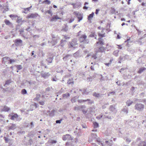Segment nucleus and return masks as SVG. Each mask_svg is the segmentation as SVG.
I'll list each match as a JSON object with an SVG mask.
<instances>
[{"label":"nucleus","instance_id":"obj_1","mask_svg":"<svg viewBox=\"0 0 146 146\" xmlns=\"http://www.w3.org/2000/svg\"><path fill=\"white\" fill-rule=\"evenodd\" d=\"M144 108V105L140 103L136 104L134 106L135 109L139 111H143Z\"/></svg>","mask_w":146,"mask_h":146},{"label":"nucleus","instance_id":"obj_2","mask_svg":"<svg viewBox=\"0 0 146 146\" xmlns=\"http://www.w3.org/2000/svg\"><path fill=\"white\" fill-rule=\"evenodd\" d=\"M109 110L111 113H115L117 112L115 105L114 104L110 106Z\"/></svg>","mask_w":146,"mask_h":146},{"label":"nucleus","instance_id":"obj_3","mask_svg":"<svg viewBox=\"0 0 146 146\" xmlns=\"http://www.w3.org/2000/svg\"><path fill=\"white\" fill-rule=\"evenodd\" d=\"M87 37V36L85 35H82L79 38V40L80 42H84V43H87L89 41L88 40H85Z\"/></svg>","mask_w":146,"mask_h":146},{"label":"nucleus","instance_id":"obj_4","mask_svg":"<svg viewBox=\"0 0 146 146\" xmlns=\"http://www.w3.org/2000/svg\"><path fill=\"white\" fill-rule=\"evenodd\" d=\"M48 56H47V58L46 60L48 62V64H49L50 63H51L52 62V61L53 59V56H50L51 53L48 52L47 53Z\"/></svg>","mask_w":146,"mask_h":146},{"label":"nucleus","instance_id":"obj_5","mask_svg":"<svg viewBox=\"0 0 146 146\" xmlns=\"http://www.w3.org/2000/svg\"><path fill=\"white\" fill-rule=\"evenodd\" d=\"M73 14L77 17L78 19V21L79 22H80V21L82 20L83 19L82 14H81L79 12H77L76 11L74 12Z\"/></svg>","mask_w":146,"mask_h":146},{"label":"nucleus","instance_id":"obj_6","mask_svg":"<svg viewBox=\"0 0 146 146\" xmlns=\"http://www.w3.org/2000/svg\"><path fill=\"white\" fill-rule=\"evenodd\" d=\"M73 139V137H71L70 135L68 134L63 135L62 137V139L64 141H65L67 139L72 140Z\"/></svg>","mask_w":146,"mask_h":146},{"label":"nucleus","instance_id":"obj_7","mask_svg":"<svg viewBox=\"0 0 146 146\" xmlns=\"http://www.w3.org/2000/svg\"><path fill=\"white\" fill-rule=\"evenodd\" d=\"M77 40L76 39H74L72 40V41L69 42L68 45L69 47H74L75 46L78 44L77 43Z\"/></svg>","mask_w":146,"mask_h":146},{"label":"nucleus","instance_id":"obj_8","mask_svg":"<svg viewBox=\"0 0 146 146\" xmlns=\"http://www.w3.org/2000/svg\"><path fill=\"white\" fill-rule=\"evenodd\" d=\"M23 42L22 40L20 39H17L15 40V43L16 46L21 45Z\"/></svg>","mask_w":146,"mask_h":146},{"label":"nucleus","instance_id":"obj_9","mask_svg":"<svg viewBox=\"0 0 146 146\" xmlns=\"http://www.w3.org/2000/svg\"><path fill=\"white\" fill-rule=\"evenodd\" d=\"M42 77H43L44 79L48 78L50 76V74L49 72H44V73H42L41 74Z\"/></svg>","mask_w":146,"mask_h":146},{"label":"nucleus","instance_id":"obj_10","mask_svg":"<svg viewBox=\"0 0 146 146\" xmlns=\"http://www.w3.org/2000/svg\"><path fill=\"white\" fill-rule=\"evenodd\" d=\"M38 14L36 13H31V14L28 15L27 16V18H34L37 17Z\"/></svg>","mask_w":146,"mask_h":146},{"label":"nucleus","instance_id":"obj_11","mask_svg":"<svg viewBox=\"0 0 146 146\" xmlns=\"http://www.w3.org/2000/svg\"><path fill=\"white\" fill-rule=\"evenodd\" d=\"M52 38H53L52 40L51 41H49L48 42V43H51L52 45L53 46L54 45L56 44L57 43L56 39L54 38V37L52 36Z\"/></svg>","mask_w":146,"mask_h":146},{"label":"nucleus","instance_id":"obj_12","mask_svg":"<svg viewBox=\"0 0 146 146\" xmlns=\"http://www.w3.org/2000/svg\"><path fill=\"white\" fill-rule=\"evenodd\" d=\"M146 70V68L145 67H142L139 68L137 73L139 74H141Z\"/></svg>","mask_w":146,"mask_h":146},{"label":"nucleus","instance_id":"obj_13","mask_svg":"<svg viewBox=\"0 0 146 146\" xmlns=\"http://www.w3.org/2000/svg\"><path fill=\"white\" fill-rule=\"evenodd\" d=\"M9 117H10V119L12 120H15V119L18 117V115L16 114H14L13 115H9Z\"/></svg>","mask_w":146,"mask_h":146},{"label":"nucleus","instance_id":"obj_14","mask_svg":"<svg viewBox=\"0 0 146 146\" xmlns=\"http://www.w3.org/2000/svg\"><path fill=\"white\" fill-rule=\"evenodd\" d=\"M4 22L7 25L9 26L10 27H13V24L9 20L5 19L4 21Z\"/></svg>","mask_w":146,"mask_h":146},{"label":"nucleus","instance_id":"obj_15","mask_svg":"<svg viewBox=\"0 0 146 146\" xmlns=\"http://www.w3.org/2000/svg\"><path fill=\"white\" fill-rule=\"evenodd\" d=\"M72 56L71 54H67L63 58V59L64 61H66L69 59Z\"/></svg>","mask_w":146,"mask_h":146},{"label":"nucleus","instance_id":"obj_16","mask_svg":"<svg viewBox=\"0 0 146 146\" xmlns=\"http://www.w3.org/2000/svg\"><path fill=\"white\" fill-rule=\"evenodd\" d=\"M60 18L58 17L57 15H54L52 18L50 19V21H55L56 20L58 19H60Z\"/></svg>","mask_w":146,"mask_h":146},{"label":"nucleus","instance_id":"obj_17","mask_svg":"<svg viewBox=\"0 0 146 146\" xmlns=\"http://www.w3.org/2000/svg\"><path fill=\"white\" fill-rule=\"evenodd\" d=\"M74 81L73 79V78H71L69 79L68 80L67 84L69 85H72L74 84Z\"/></svg>","mask_w":146,"mask_h":146},{"label":"nucleus","instance_id":"obj_18","mask_svg":"<svg viewBox=\"0 0 146 146\" xmlns=\"http://www.w3.org/2000/svg\"><path fill=\"white\" fill-rule=\"evenodd\" d=\"M80 51L79 50H78L73 54L75 58H77L80 56Z\"/></svg>","mask_w":146,"mask_h":146},{"label":"nucleus","instance_id":"obj_19","mask_svg":"<svg viewBox=\"0 0 146 146\" xmlns=\"http://www.w3.org/2000/svg\"><path fill=\"white\" fill-rule=\"evenodd\" d=\"M138 146H146V143L143 141H140L138 144Z\"/></svg>","mask_w":146,"mask_h":146},{"label":"nucleus","instance_id":"obj_20","mask_svg":"<svg viewBox=\"0 0 146 146\" xmlns=\"http://www.w3.org/2000/svg\"><path fill=\"white\" fill-rule=\"evenodd\" d=\"M98 41L96 42V43L98 44L99 43L101 45L104 44V42L103 41L102 39V38H99L98 39Z\"/></svg>","mask_w":146,"mask_h":146},{"label":"nucleus","instance_id":"obj_21","mask_svg":"<svg viewBox=\"0 0 146 146\" xmlns=\"http://www.w3.org/2000/svg\"><path fill=\"white\" fill-rule=\"evenodd\" d=\"M2 62L3 63H5L7 62V61L9 60V58L8 57H5L2 58Z\"/></svg>","mask_w":146,"mask_h":146},{"label":"nucleus","instance_id":"obj_22","mask_svg":"<svg viewBox=\"0 0 146 146\" xmlns=\"http://www.w3.org/2000/svg\"><path fill=\"white\" fill-rule=\"evenodd\" d=\"M94 15V13L92 12V13L90 14L89 15H88V16L87 18L88 20H91L92 18H93Z\"/></svg>","mask_w":146,"mask_h":146},{"label":"nucleus","instance_id":"obj_23","mask_svg":"<svg viewBox=\"0 0 146 146\" xmlns=\"http://www.w3.org/2000/svg\"><path fill=\"white\" fill-rule=\"evenodd\" d=\"M56 111L55 110H53L51 111L49 114V116L50 117H52L54 115V113Z\"/></svg>","mask_w":146,"mask_h":146},{"label":"nucleus","instance_id":"obj_24","mask_svg":"<svg viewBox=\"0 0 146 146\" xmlns=\"http://www.w3.org/2000/svg\"><path fill=\"white\" fill-rule=\"evenodd\" d=\"M16 126L15 124H12V125L9 127V129L13 130L16 128Z\"/></svg>","mask_w":146,"mask_h":146},{"label":"nucleus","instance_id":"obj_25","mask_svg":"<svg viewBox=\"0 0 146 146\" xmlns=\"http://www.w3.org/2000/svg\"><path fill=\"white\" fill-rule=\"evenodd\" d=\"M10 110V109L9 108L5 106L3 108L2 110V111H8Z\"/></svg>","mask_w":146,"mask_h":146},{"label":"nucleus","instance_id":"obj_26","mask_svg":"<svg viewBox=\"0 0 146 146\" xmlns=\"http://www.w3.org/2000/svg\"><path fill=\"white\" fill-rule=\"evenodd\" d=\"M16 60H17L16 59H11L9 58V60L8 63L9 64H12L14 62H15Z\"/></svg>","mask_w":146,"mask_h":146},{"label":"nucleus","instance_id":"obj_27","mask_svg":"<svg viewBox=\"0 0 146 146\" xmlns=\"http://www.w3.org/2000/svg\"><path fill=\"white\" fill-rule=\"evenodd\" d=\"M70 94L68 93H66L65 94H63L62 95V97L63 98H68L70 96Z\"/></svg>","mask_w":146,"mask_h":146},{"label":"nucleus","instance_id":"obj_28","mask_svg":"<svg viewBox=\"0 0 146 146\" xmlns=\"http://www.w3.org/2000/svg\"><path fill=\"white\" fill-rule=\"evenodd\" d=\"M66 41L65 40H62L60 41V45L62 47H63L65 44V43Z\"/></svg>","mask_w":146,"mask_h":146},{"label":"nucleus","instance_id":"obj_29","mask_svg":"<svg viewBox=\"0 0 146 146\" xmlns=\"http://www.w3.org/2000/svg\"><path fill=\"white\" fill-rule=\"evenodd\" d=\"M85 101V102H88L87 104H92L94 103L93 101L92 100L90 99L86 100Z\"/></svg>","mask_w":146,"mask_h":146},{"label":"nucleus","instance_id":"obj_30","mask_svg":"<svg viewBox=\"0 0 146 146\" xmlns=\"http://www.w3.org/2000/svg\"><path fill=\"white\" fill-rule=\"evenodd\" d=\"M22 18L19 17L17 19L16 22L20 24L22 22Z\"/></svg>","mask_w":146,"mask_h":146},{"label":"nucleus","instance_id":"obj_31","mask_svg":"<svg viewBox=\"0 0 146 146\" xmlns=\"http://www.w3.org/2000/svg\"><path fill=\"white\" fill-rule=\"evenodd\" d=\"M133 103V102L131 101L130 100H127L126 102V104L128 106H130Z\"/></svg>","mask_w":146,"mask_h":146},{"label":"nucleus","instance_id":"obj_32","mask_svg":"<svg viewBox=\"0 0 146 146\" xmlns=\"http://www.w3.org/2000/svg\"><path fill=\"white\" fill-rule=\"evenodd\" d=\"M105 48L103 47H101L99 48L98 51L101 52H104Z\"/></svg>","mask_w":146,"mask_h":146},{"label":"nucleus","instance_id":"obj_33","mask_svg":"<svg viewBox=\"0 0 146 146\" xmlns=\"http://www.w3.org/2000/svg\"><path fill=\"white\" fill-rule=\"evenodd\" d=\"M93 96L96 97L98 98L100 96V94L99 93H96V92H94L93 93Z\"/></svg>","mask_w":146,"mask_h":146},{"label":"nucleus","instance_id":"obj_34","mask_svg":"<svg viewBox=\"0 0 146 146\" xmlns=\"http://www.w3.org/2000/svg\"><path fill=\"white\" fill-rule=\"evenodd\" d=\"M24 29H21L19 31V32H20V34L21 35V36L23 37L24 38H25V36L23 35V34H22L24 32Z\"/></svg>","mask_w":146,"mask_h":146},{"label":"nucleus","instance_id":"obj_35","mask_svg":"<svg viewBox=\"0 0 146 146\" xmlns=\"http://www.w3.org/2000/svg\"><path fill=\"white\" fill-rule=\"evenodd\" d=\"M15 66H16L17 67V69L18 70H20L22 68V67L21 65H15Z\"/></svg>","mask_w":146,"mask_h":146},{"label":"nucleus","instance_id":"obj_36","mask_svg":"<svg viewBox=\"0 0 146 146\" xmlns=\"http://www.w3.org/2000/svg\"><path fill=\"white\" fill-rule=\"evenodd\" d=\"M42 3H45L48 5H49L50 4V1L49 0H45L44 1L42 2Z\"/></svg>","mask_w":146,"mask_h":146},{"label":"nucleus","instance_id":"obj_37","mask_svg":"<svg viewBox=\"0 0 146 146\" xmlns=\"http://www.w3.org/2000/svg\"><path fill=\"white\" fill-rule=\"evenodd\" d=\"M58 79L56 77V76H54L53 77H52L51 78V80L52 81H55L56 82L57 80Z\"/></svg>","mask_w":146,"mask_h":146},{"label":"nucleus","instance_id":"obj_38","mask_svg":"<svg viewBox=\"0 0 146 146\" xmlns=\"http://www.w3.org/2000/svg\"><path fill=\"white\" fill-rule=\"evenodd\" d=\"M9 17H10L12 18L13 19L14 18H17V17H19L16 15H14L13 14L10 15Z\"/></svg>","mask_w":146,"mask_h":146},{"label":"nucleus","instance_id":"obj_39","mask_svg":"<svg viewBox=\"0 0 146 146\" xmlns=\"http://www.w3.org/2000/svg\"><path fill=\"white\" fill-rule=\"evenodd\" d=\"M95 77L93 76H91L90 77L87 78V80H89V82H92V79L93 78H95Z\"/></svg>","mask_w":146,"mask_h":146},{"label":"nucleus","instance_id":"obj_40","mask_svg":"<svg viewBox=\"0 0 146 146\" xmlns=\"http://www.w3.org/2000/svg\"><path fill=\"white\" fill-rule=\"evenodd\" d=\"M21 93L23 94H26L27 93V91L25 89H23L22 90Z\"/></svg>","mask_w":146,"mask_h":146},{"label":"nucleus","instance_id":"obj_41","mask_svg":"<svg viewBox=\"0 0 146 146\" xmlns=\"http://www.w3.org/2000/svg\"><path fill=\"white\" fill-rule=\"evenodd\" d=\"M11 82V81L10 80H8L6 81L5 84L4 85V86H5L6 85H8Z\"/></svg>","mask_w":146,"mask_h":146},{"label":"nucleus","instance_id":"obj_42","mask_svg":"<svg viewBox=\"0 0 146 146\" xmlns=\"http://www.w3.org/2000/svg\"><path fill=\"white\" fill-rule=\"evenodd\" d=\"M91 136L92 138V139L95 138H96L97 137V135L95 133H92L91 134Z\"/></svg>","mask_w":146,"mask_h":146},{"label":"nucleus","instance_id":"obj_43","mask_svg":"<svg viewBox=\"0 0 146 146\" xmlns=\"http://www.w3.org/2000/svg\"><path fill=\"white\" fill-rule=\"evenodd\" d=\"M94 128H97L99 126V124L97 122H95L94 123Z\"/></svg>","mask_w":146,"mask_h":146},{"label":"nucleus","instance_id":"obj_44","mask_svg":"<svg viewBox=\"0 0 146 146\" xmlns=\"http://www.w3.org/2000/svg\"><path fill=\"white\" fill-rule=\"evenodd\" d=\"M74 110H81L80 106L75 107L74 108Z\"/></svg>","mask_w":146,"mask_h":146},{"label":"nucleus","instance_id":"obj_45","mask_svg":"<svg viewBox=\"0 0 146 146\" xmlns=\"http://www.w3.org/2000/svg\"><path fill=\"white\" fill-rule=\"evenodd\" d=\"M97 54L96 53L94 54H93L92 56V58H93L94 59H96L97 58Z\"/></svg>","mask_w":146,"mask_h":146},{"label":"nucleus","instance_id":"obj_46","mask_svg":"<svg viewBox=\"0 0 146 146\" xmlns=\"http://www.w3.org/2000/svg\"><path fill=\"white\" fill-rule=\"evenodd\" d=\"M4 139L5 140V143H8L9 142V141L10 140L9 139H8V138L6 137H4Z\"/></svg>","mask_w":146,"mask_h":146},{"label":"nucleus","instance_id":"obj_47","mask_svg":"<svg viewBox=\"0 0 146 146\" xmlns=\"http://www.w3.org/2000/svg\"><path fill=\"white\" fill-rule=\"evenodd\" d=\"M68 30V27L66 25L65 28H63L62 29V31H65L66 32Z\"/></svg>","mask_w":146,"mask_h":146},{"label":"nucleus","instance_id":"obj_48","mask_svg":"<svg viewBox=\"0 0 146 146\" xmlns=\"http://www.w3.org/2000/svg\"><path fill=\"white\" fill-rule=\"evenodd\" d=\"M122 111L126 113H128V110L127 108H123L122 110Z\"/></svg>","mask_w":146,"mask_h":146},{"label":"nucleus","instance_id":"obj_49","mask_svg":"<svg viewBox=\"0 0 146 146\" xmlns=\"http://www.w3.org/2000/svg\"><path fill=\"white\" fill-rule=\"evenodd\" d=\"M50 88H52V87H49L47 88H46L45 89V92H49L50 91Z\"/></svg>","mask_w":146,"mask_h":146},{"label":"nucleus","instance_id":"obj_50","mask_svg":"<svg viewBox=\"0 0 146 146\" xmlns=\"http://www.w3.org/2000/svg\"><path fill=\"white\" fill-rule=\"evenodd\" d=\"M62 119H60V120H56V123H60L61 121H62Z\"/></svg>","mask_w":146,"mask_h":146},{"label":"nucleus","instance_id":"obj_51","mask_svg":"<svg viewBox=\"0 0 146 146\" xmlns=\"http://www.w3.org/2000/svg\"><path fill=\"white\" fill-rule=\"evenodd\" d=\"M57 142V141L55 140H51V141L50 142L52 144L56 143Z\"/></svg>","mask_w":146,"mask_h":146},{"label":"nucleus","instance_id":"obj_52","mask_svg":"<svg viewBox=\"0 0 146 146\" xmlns=\"http://www.w3.org/2000/svg\"><path fill=\"white\" fill-rule=\"evenodd\" d=\"M85 100H78V102L79 103H81L82 102H85Z\"/></svg>","mask_w":146,"mask_h":146},{"label":"nucleus","instance_id":"obj_53","mask_svg":"<svg viewBox=\"0 0 146 146\" xmlns=\"http://www.w3.org/2000/svg\"><path fill=\"white\" fill-rule=\"evenodd\" d=\"M71 101L72 103H73L75 102L76 101V100L75 98H74L71 99Z\"/></svg>","mask_w":146,"mask_h":146},{"label":"nucleus","instance_id":"obj_54","mask_svg":"<svg viewBox=\"0 0 146 146\" xmlns=\"http://www.w3.org/2000/svg\"><path fill=\"white\" fill-rule=\"evenodd\" d=\"M145 95V93L144 92H142L140 94V96L141 98H143L144 96Z\"/></svg>","mask_w":146,"mask_h":146},{"label":"nucleus","instance_id":"obj_55","mask_svg":"<svg viewBox=\"0 0 146 146\" xmlns=\"http://www.w3.org/2000/svg\"><path fill=\"white\" fill-rule=\"evenodd\" d=\"M111 61H112V60H110L108 63H105V64L106 66H109V65L111 64Z\"/></svg>","mask_w":146,"mask_h":146},{"label":"nucleus","instance_id":"obj_56","mask_svg":"<svg viewBox=\"0 0 146 146\" xmlns=\"http://www.w3.org/2000/svg\"><path fill=\"white\" fill-rule=\"evenodd\" d=\"M33 143V141L31 139L29 140L28 143L29 145H31Z\"/></svg>","mask_w":146,"mask_h":146},{"label":"nucleus","instance_id":"obj_57","mask_svg":"<svg viewBox=\"0 0 146 146\" xmlns=\"http://www.w3.org/2000/svg\"><path fill=\"white\" fill-rule=\"evenodd\" d=\"M25 131H20L18 132V134H24L25 133Z\"/></svg>","mask_w":146,"mask_h":146},{"label":"nucleus","instance_id":"obj_58","mask_svg":"<svg viewBox=\"0 0 146 146\" xmlns=\"http://www.w3.org/2000/svg\"><path fill=\"white\" fill-rule=\"evenodd\" d=\"M31 7H32V6H31V7H28L27 8H24V10L25 11H29Z\"/></svg>","mask_w":146,"mask_h":146},{"label":"nucleus","instance_id":"obj_59","mask_svg":"<svg viewBox=\"0 0 146 146\" xmlns=\"http://www.w3.org/2000/svg\"><path fill=\"white\" fill-rule=\"evenodd\" d=\"M110 11L111 13L113 14L115 13V10L114 9H112Z\"/></svg>","mask_w":146,"mask_h":146},{"label":"nucleus","instance_id":"obj_60","mask_svg":"<svg viewBox=\"0 0 146 146\" xmlns=\"http://www.w3.org/2000/svg\"><path fill=\"white\" fill-rule=\"evenodd\" d=\"M39 104L40 105H43L44 104V103L43 101H41L39 102Z\"/></svg>","mask_w":146,"mask_h":146},{"label":"nucleus","instance_id":"obj_61","mask_svg":"<svg viewBox=\"0 0 146 146\" xmlns=\"http://www.w3.org/2000/svg\"><path fill=\"white\" fill-rule=\"evenodd\" d=\"M81 109H84V108H85L86 107L85 105L80 106Z\"/></svg>","mask_w":146,"mask_h":146},{"label":"nucleus","instance_id":"obj_62","mask_svg":"<svg viewBox=\"0 0 146 146\" xmlns=\"http://www.w3.org/2000/svg\"><path fill=\"white\" fill-rule=\"evenodd\" d=\"M40 96V94H36V97L35 98L37 100H38V99L39 98Z\"/></svg>","mask_w":146,"mask_h":146},{"label":"nucleus","instance_id":"obj_63","mask_svg":"<svg viewBox=\"0 0 146 146\" xmlns=\"http://www.w3.org/2000/svg\"><path fill=\"white\" fill-rule=\"evenodd\" d=\"M104 34H101L100 33H99L98 34V35L99 36H100V37H104V36H105L104 35Z\"/></svg>","mask_w":146,"mask_h":146},{"label":"nucleus","instance_id":"obj_64","mask_svg":"<svg viewBox=\"0 0 146 146\" xmlns=\"http://www.w3.org/2000/svg\"><path fill=\"white\" fill-rule=\"evenodd\" d=\"M25 30L29 32L31 30L30 27H29Z\"/></svg>","mask_w":146,"mask_h":146}]
</instances>
